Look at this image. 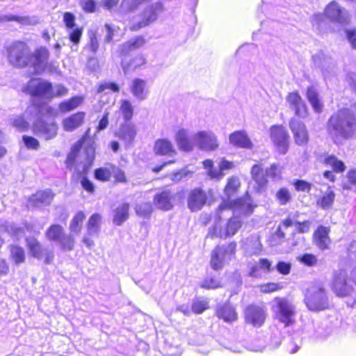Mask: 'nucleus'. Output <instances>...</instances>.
Returning a JSON list of instances; mask_svg holds the SVG:
<instances>
[{
  "label": "nucleus",
  "instance_id": "nucleus-1",
  "mask_svg": "<svg viewBox=\"0 0 356 356\" xmlns=\"http://www.w3.org/2000/svg\"><path fill=\"white\" fill-rule=\"evenodd\" d=\"M240 186L238 177L232 176L228 179L224 190L225 198L218 208L216 222L213 227L209 229L208 237L226 238L234 236L242 225L241 220L234 216L250 215L253 212L254 207L248 193L243 197L232 199Z\"/></svg>",
  "mask_w": 356,
  "mask_h": 356
},
{
  "label": "nucleus",
  "instance_id": "nucleus-2",
  "mask_svg": "<svg viewBox=\"0 0 356 356\" xmlns=\"http://www.w3.org/2000/svg\"><path fill=\"white\" fill-rule=\"evenodd\" d=\"M8 60L15 67L29 66L35 74H41L47 68L49 52L44 47L36 49L33 53L23 42H15L8 49Z\"/></svg>",
  "mask_w": 356,
  "mask_h": 356
},
{
  "label": "nucleus",
  "instance_id": "nucleus-3",
  "mask_svg": "<svg viewBox=\"0 0 356 356\" xmlns=\"http://www.w3.org/2000/svg\"><path fill=\"white\" fill-rule=\"evenodd\" d=\"M327 130L335 143L353 138L356 132V104L331 115L327 123Z\"/></svg>",
  "mask_w": 356,
  "mask_h": 356
},
{
  "label": "nucleus",
  "instance_id": "nucleus-4",
  "mask_svg": "<svg viewBox=\"0 0 356 356\" xmlns=\"http://www.w3.org/2000/svg\"><path fill=\"white\" fill-rule=\"evenodd\" d=\"M52 111V108L47 105L39 107L33 105L29 106L25 112L26 115L34 113L33 131L35 135L45 140L52 139L57 134L56 124L49 120V115H51Z\"/></svg>",
  "mask_w": 356,
  "mask_h": 356
},
{
  "label": "nucleus",
  "instance_id": "nucleus-5",
  "mask_svg": "<svg viewBox=\"0 0 356 356\" xmlns=\"http://www.w3.org/2000/svg\"><path fill=\"white\" fill-rule=\"evenodd\" d=\"M272 311L274 318L284 327L295 323V306L286 298H275L273 301Z\"/></svg>",
  "mask_w": 356,
  "mask_h": 356
},
{
  "label": "nucleus",
  "instance_id": "nucleus-6",
  "mask_svg": "<svg viewBox=\"0 0 356 356\" xmlns=\"http://www.w3.org/2000/svg\"><path fill=\"white\" fill-rule=\"evenodd\" d=\"M305 302L308 309L312 312H319L329 307L327 294L320 284L312 285L307 290Z\"/></svg>",
  "mask_w": 356,
  "mask_h": 356
},
{
  "label": "nucleus",
  "instance_id": "nucleus-7",
  "mask_svg": "<svg viewBox=\"0 0 356 356\" xmlns=\"http://www.w3.org/2000/svg\"><path fill=\"white\" fill-rule=\"evenodd\" d=\"M236 244L230 243L222 246L218 245L211 252L210 264L211 268L218 270L232 259L236 253Z\"/></svg>",
  "mask_w": 356,
  "mask_h": 356
},
{
  "label": "nucleus",
  "instance_id": "nucleus-8",
  "mask_svg": "<svg viewBox=\"0 0 356 356\" xmlns=\"http://www.w3.org/2000/svg\"><path fill=\"white\" fill-rule=\"evenodd\" d=\"M24 91L32 97L47 100L54 98V89L51 83L41 79H31L24 88Z\"/></svg>",
  "mask_w": 356,
  "mask_h": 356
},
{
  "label": "nucleus",
  "instance_id": "nucleus-9",
  "mask_svg": "<svg viewBox=\"0 0 356 356\" xmlns=\"http://www.w3.org/2000/svg\"><path fill=\"white\" fill-rule=\"evenodd\" d=\"M267 315V309L264 305H250L245 310L246 323L254 327H261L265 323Z\"/></svg>",
  "mask_w": 356,
  "mask_h": 356
},
{
  "label": "nucleus",
  "instance_id": "nucleus-10",
  "mask_svg": "<svg viewBox=\"0 0 356 356\" xmlns=\"http://www.w3.org/2000/svg\"><path fill=\"white\" fill-rule=\"evenodd\" d=\"M325 15L330 21L341 25L348 24L350 20L348 11L335 1L330 2L325 7Z\"/></svg>",
  "mask_w": 356,
  "mask_h": 356
},
{
  "label": "nucleus",
  "instance_id": "nucleus-11",
  "mask_svg": "<svg viewBox=\"0 0 356 356\" xmlns=\"http://www.w3.org/2000/svg\"><path fill=\"white\" fill-rule=\"evenodd\" d=\"M193 139L199 149L213 151L219 145L216 136L210 131H200L193 135Z\"/></svg>",
  "mask_w": 356,
  "mask_h": 356
},
{
  "label": "nucleus",
  "instance_id": "nucleus-12",
  "mask_svg": "<svg viewBox=\"0 0 356 356\" xmlns=\"http://www.w3.org/2000/svg\"><path fill=\"white\" fill-rule=\"evenodd\" d=\"M203 165L207 170V175L211 179H221L225 175V172L233 169L234 163L225 158L220 159L218 163V169L213 167V162L211 159L203 161Z\"/></svg>",
  "mask_w": 356,
  "mask_h": 356
},
{
  "label": "nucleus",
  "instance_id": "nucleus-13",
  "mask_svg": "<svg viewBox=\"0 0 356 356\" xmlns=\"http://www.w3.org/2000/svg\"><path fill=\"white\" fill-rule=\"evenodd\" d=\"M270 138L276 146L277 151L284 154L289 148V134L282 126H273L270 128Z\"/></svg>",
  "mask_w": 356,
  "mask_h": 356
},
{
  "label": "nucleus",
  "instance_id": "nucleus-14",
  "mask_svg": "<svg viewBox=\"0 0 356 356\" xmlns=\"http://www.w3.org/2000/svg\"><path fill=\"white\" fill-rule=\"evenodd\" d=\"M163 11V6L161 2H156L147 6L143 13V19L137 24H133L131 26L132 31H137L143 27L149 25L154 22L161 13Z\"/></svg>",
  "mask_w": 356,
  "mask_h": 356
},
{
  "label": "nucleus",
  "instance_id": "nucleus-15",
  "mask_svg": "<svg viewBox=\"0 0 356 356\" xmlns=\"http://www.w3.org/2000/svg\"><path fill=\"white\" fill-rule=\"evenodd\" d=\"M115 134L127 148L133 144L137 135V129L133 123L126 122L120 126Z\"/></svg>",
  "mask_w": 356,
  "mask_h": 356
},
{
  "label": "nucleus",
  "instance_id": "nucleus-16",
  "mask_svg": "<svg viewBox=\"0 0 356 356\" xmlns=\"http://www.w3.org/2000/svg\"><path fill=\"white\" fill-rule=\"evenodd\" d=\"M54 195L51 190L38 191L29 197L27 202L28 208H40L49 205L53 200Z\"/></svg>",
  "mask_w": 356,
  "mask_h": 356
},
{
  "label": "nucleus",
  "instance_id": "nucleus-17",
  "mask_svg": "<svg viewBox=\"0 0 356 356\" xmlns=\"http://www.w3.org/2000/svg\"><path fill=\"white\" fill-rule=\"evenodd\" d=\"M333 290L337 296L346 297L350 296L354 289L352 285L348 284L346 275L340 272L334 275Z\"/></svg>",
  "mask_w": 356,
  "mask_h": 356
},
{
  "label": "nucleus",
  "instance_id": "nucleus-18",
  "mask_svg": "<svg viewBox=\"0 0 356 356\" xmlns=\"http://www.w3.org/2000/svg\"><path fill=\"white\" fill-rule=\"evenodd\" d=\"M289 127L293 134L296 143L298 145H305L308 141V133L305 124L300 120L293 118L291 120Z\"/></svg>",
  "mask_w": 356,
  "mask_h": 356
},
{
  "label": "nucleus",
  "instance_id": "nucleus-19",
  "mask_svg": "<svg viewBox=\"0 0 356 356\" xmlns=\"http://www.w3.org/2000/svg\"><path fill=\"white\" fill-rule=\"evenodd\" d=\"M175 141L179 149L186 152L192 151L195 144L193 139V135L191 136L189 131L184 128L179 129L177 131Z\"/></svg>",
  "mask_w": 356,
  "mask_h": 356
},
{
  "label": "nucleus",
  "instance_id": "nucleus-20",
  "mask_svg": "<svg viewBox=\"0 0 356 356\" xmlns=\"http://www.w3.org/2000/svg\"><path fill=\"white\" fill-rule=\"evenodd\" d=\"M175 194L170 190H164L156 193L154 198L155 207L161 210L169 211L173 208Z\"/></svg>",
  "mask_w": 356,
  "mask_h": 356
},
{
  "label": "nucleus",
  "instance_id": "nucleus-21",
  "mask_svg": "<svg viewBox=\"0 0 356 356\" xmlns=\"http://www.w3.org/2000/svg\"><path fill=\"white\" fill-rule=\"evenodd\" d=\"M207 195L200 188H195L188 197V207L192 211H199L207 202Z\"/></svg>",
  "mask_w": 356,
  "mask_h": 356
},
{
  "label": "nucleus",
  "instance_id": "nucleus-22",
  "mask_svg": "<svg viewBox=\"0 0 356 356\" xmlns=\"http://www.w3.org/2000/svg\"><path fill=\"white\" fill-rule=\"evenodd\" d=\"M286 101L289 103L290 108L294 111L297 116L304 118L307 115L306 105L298 92L289 93L287 96Z\"/></svg>",
  "mask_w": 356,
  "mask_h": 356
},
{
  "label": "nucleus",
  "instance_id": "nucleus-23",
  "mask_svg": "<svg viewBox=\"0 0 356 356\" xmlns=\"http://www.w3.org/2000/svg\"><path fill=\"white\" fill-rule=\"evenodd\" d=\"M330 228L319 226L314 234V239L316 246L321 250L329 249L331 239L329 237Z\"/></svg>",
  "mask_w": 356,
  "mask_h": 356
},
{
  "label": "nucleus",
  "instance_id": "nucleus-24",
  "mask_svg": "<svg viewBox=\"0 0 356 356\" xmlns=\"http://www.w3.org/2000/svg\"><path fill=\"white\" fill-rule=\"evenodd\" d=\"M229 143L232 145L245 149H252V143L244 131H236L229 135Z\"/></svg>",
  "mask_w": 356,
  "mask_h": 356
},
{
  "label": "nucleus",
  "instance_id": "nucleus-25",
  "mask_svg": "<svg viewBox=\"0 0 356 356\" xmlns=\"http://www.w3.org/2000/svg\"><path fill=\"white\" fill-rule=\"evenodd\" d=\"M242 248L249 256L259 254L261 251V244L259 237L256 235H251L246 238L242 242Z\"/></svg>",
  "mask_w": 356,
  "mask_h": 356
},
{
  "label": "nucleus",
  "instance_id": "nucleus-26",
  "mask_svg": "<svg viewBox=\"0 0 356 356\" xmlns=\"http://www.w3.org/2000/svg\"><path fill=\"white\" fill-rule=\"evenodd\" d=\"M146 86V81L139 78L134 79L131 85V92L134 97L139 101L146 99L149 94Z\"/></svg>",
  "mask_w": 356,
  "mask_h": 356
},
{
  "label": "nucleus",
  "instance_id": "nucleus-27",
  "mask_svg": "<svg viewBox=\"0 0 356 356\" xmlns=\"http://www.w3.org/2000/svg\"><path fill=\"white\" fill-rule=\"evenodd\" d=\"M154 150L156 154L161 156H172L177 154L171 141L165 138L156 140Z\"/></svg>",
  "mask_w": 356,
  "mask_h": 356
},
{
  "label": "nucleus",
  "instance_id": "nucleus-28",
  "mask_svg": "<svg viewBox=\"0 0 356 356\" xmlns=\"http://www.w3.org/2000/svg\"><path fill=\"white\" fill-rule=\"evenodd\" d=\"M319 160L325 166L330 167L337 173L343 172L346 169L344 163L339 160L334 155L325 154L321 156Z\"/></svg>",
  "mask_w": 356,
  "mask_h": 356
},
{
  "label": "nucleus",
  "instance_id": "nucleus-29",
  "mask_svg": "<svg viewBox=\"0 0 356 356\" xmlns=\"http://www.w3.org/2000/svg\"><path fill=\"white\" fill-rule=\"evenodd\" d=\"M86 114L77 112L63 120V126L65 131H72L79 127L83 122Z\"/></svg>",
  "mask_w": 356,
  "mask_h": 356
},
{
  "label": "nucleus",
  "instance_id": "nucleus-30",
  "mask_svg": "<svg viewBox=\"0 0 356 356\" xmlns=\"http://www.w3.org/2000/svg\"><path fill=\"white\" fill-rule=\"evenodd\" d=\"M26 245L31 256L38 259L43 258V253L46 248H43L40 242L34 237L26 238Z\"/></svg>",
  "mask_w": 356,
  "mask_h": 356
},
{
  "label": "nucleus",
  "instance_id": "nucleus-31",
  "mask_svg": "<svg viewBox=\"0 0 356 356\" xmlns=\"http://www.w3.org/2000/svg\"><path fill=\"white\" fill-rule=\"evenodd\" d=\"M145 63L146 60L144 56L142 55H138L131 59L129 62H127L123 59L121 62V65L124 73L125 74H128L140 66L143 65Z\"/></svg>",
  "mask_w": 356,
  "mask_h": 356
},
{
  "label": "nucleus",
  "instance_id": "nucleus-32",
  "mask_svg": "<svg viewBox=\"0 0 356 356\" xmlns=\"http://www.w3.org/2000/svg\"><path fill=\"white\" fill-rule=\"evenodd\" d=\"M335 200V193L328 187L327 191L316 200L317 205L324 210L332 208Z\"/></svg>",
  "mask_w": 356,
  "mask_h": 356
},
{
  "label": "nucleus",
  "instance_id": "nucleus-33",
  "mask_svg": "<svg viewBox=\"0 0 356 356\" xmlns=\"http://www.w3.org/2000/svg\"><path fill=\"white\" fill-rule=\"evenodd\" d=\"M217 316L225 322H232L236 319L237 315L235 309L230 305H223L216 311Z\"/></svg>",
  "mask_w": 356,
  "mask_h": 356
},
{
  "label": "nucleus",
  "instance_id": "nucleus-34",
  "mask_svg": "<svg viewBox=\"0 0 356 356\" xmlns=\"http://www.w3.org/2000/svg\"><path fill=\"white\" fill-rule=\"evenodd\" d=\"M145 43V40L144 38L142 36L136 37L134 39H131L123 44L120 48V54L122 56L127 55L130 51H134L142 46H143Z\"/></svg>",
  "mask_w": 356,
  "mask_h": 356
},
{
  "label": "nucleus",
  "instance_id": "nucleus-35",
  "mask_svg": "<svg viewBox=\"0 0 356 356\" xmlns=\"http://www.w3.org/2000/svg\"><path fill=\"white\" fill-rule=\"evenodd\" d=\"M129 205L123 203L118 206L114 211L113 223L120 226L129 218Z\"/></svg>",
  "mask_w": 356,
  "mask_h": 356
},
{
  "label": "nucleus",
  "instance_id": "nucleus-36",
  "mask_svg": "<svg viewBox=\"0 0 356 356\" xmlns=\"http://www.w3.org/2000/svg\"><path fill=\"white\" fill-rule=\"evenodd\" d=\"M251 177L259 188L264 187L267 184L266 173L264 174L260 164H255L252 167Z\"/></svg>",
  "mask_w": 356,
  "mask_h": 356
},
{
  "label": "nucleus",
  "instance_id": "nucleus-37",
  "mask_svg": "<svg viewBox=\"0 0 356 356\" xmlns=\"http://www.w3.org/2000/svg\"><path fill=\"white\" fill-rule=\"evenodd\" d=\"M307 97L314 111L317 113H320L322 111L323 104L320 102L318 94L314 87L308 88Z\"/></svg>",
  "mask_w": 356,
  "mask_h": 356
},
{
  "label": "nucleus",
  "instance_id": "nucleus-38",
  "mask_svg": "<svg viewBox=\"0 0 356 356\" xmlns=\"http://www.w3.org/2000/svg\"><path fill=\"white\" fill-rule=\"evenodd\" d=\"M10 259L17 266L23 264L26 259L24 250L18 245H11L10 249Z\"/></svg>",
  "mask_w": 356,
  "mask_h": 356
},
{
  "label": "nucleus",
  "instance_id": "nucleus-39",
  "mask_svg": "<svg viewBox=\"0 0 356 356\" xmlns=\"http://www.w3.org/2000/svg\"><path fill=\"white\" fill-rule=\"evenodd\" d=\"M64 234L63 227L60 225H52L46 231V238L53 242H59Z\"/></svg>",
  "mask_w": 356,
  "mask_h": 356
},
{
  "label": "nucleus",
  "instance_id": "nucleus-40",
  "mask_svg": "<svg viewBox=\"0 0 356 356\" xmlns=\"http://www.w3.org/2000/svg\"><path fill=\"white\" fill-rule=\"evenodd\" d=\"M83 102V98L79 96H74L68 100L63 101L59 104V109L61 112H69L77 108Z\"/></svg>",
  "mask_w": 356,
  "mask_h": 356
},
{
  "label": "nucleus",
  "instance_id": "nucleus-41",
  "mask_svg": "<svg viewBox=\"0 0 356 356\" xmlns=\"http://www.w3.org/2000/svg\"><path fill=\"white\" fill-rule=\"evenodd\" d=\"M85 218L86 216L83 211H79L76 213L70 224V230L72 234H79L80 233Z\"/></svg>",
  "mask_w": 356,
  "mask_h": 356
},
{
  "label": "nucleus",
  "instance_id": "nucleus-42",
  "mask_svg": "<svg viewBox=\"0 0 356 356\" xmlns=\"http://www.w3.org/2000/svg\"><path fill=\"white\" fill-rule=\"evenodd\" d=\"M102 217L99 213L92 214L88 222L87 229L89 235L97 234L99 231Z\"/></svg>",
  "mask_w": 356,
  "mask_h": 356
},
{
  "label": "nucleus",
  "instance_id": "nucleus-43",
  "mask_svg": "<svg viewBox=\"0 0 356 356\" xmlns=\"http://www.w3.org/2000/svg\"><path fill=\"white\" fill-rule=\"evenodd\" d=\"M74 234H63L58 243L60 248L63 251H70L74 248L75 240L74 238Z\"/></svg>",
  "mask_w": 356,
  "mask_h": 356
},
{
  "label": "nucleus",
  "instance_id": "nucleus-44",
  "mask_svg": "<svg viewBox=\"0 0 356 356\" xmlns=\"http://www.w3.org/2000/svg\"><path fill=\"white\" fill-rule=\"evenodd\" d=\"M209 307V302L206 299L197 298L193 301L191 310L196 314L204 312Z\"/></svg>",
  "mask_w": 356,
  "mask_h": 356
},
{
  "label": "nucleus",
  "instance_id": "nucleus-45",
  "mask_svg": "<svg viewBox=\"0 0 356 356\" xmlns=\"http://www.w3.org/2000/svg\"><path fill=\"white\" fill-rule=\"evenodd\" d=\"M120 111L123 118L126 121H129L133 116L134 108L130 101L124 99L121 102Z\"/></svg>",
  "mask_w": 356,
  "mask_h": 356
},
{
  "label": "nucleus",
  "instance_id": "nucleus-46",
  "mask_svg": "<svg viewBox=\"0 0 356 356\" xmlns=\"http://www.w3.org/2000/svg\"><path fill=\"white\" fill-rule=\"evenodd\" d=\"M136 212L138 216L147 218L152 212V206L149 202H144L136 205Z\"/></svg>",
  "mask_w": 356,
  "mask_h": 356
},
{
  "label": "nucleus",
  "instance_id": "nucleus-47",
  "mask_svg": "<svg viewBox=\"0 0 356 356\" xmlns=\"http://www.w3.org/2000/svg\"><path fill=\"white\" fill-rule=\"evenodd\" d=\"M276 199L280 205H285L291 199V193L286 188H281L276 193Z\"/></svg>",
  "mask_w": 356,
  "mask_h": 356
},
{
  "label": "nucleus",
  "instance_id": "nucleus-48",
  "mask_svg": "<svg viewBox=\"0 0 356 356\" xmlns=\"http://www.w3.org/2000/svg\"><path fill=\"white\" fill-rule=\"evenodd\" d=\"M70 40L74 44H77L79 43L80 39L83 34V28L75 26L67 29Z\"/></svg>",
  "mask_w": 356,
  "mask_h": 356
},
{
  "label": "nucleus",
  "instance_id": "nucleus-49",
  "mask_svg": "<svg viewBox=\"0 0 356 356\" xmlns=\"http://www.w3.org/2000/svg\"><path fill=\"white\" fill-rule=\"evenodd\" d=\"M281 168L278 164L273 163L270 168H266V178H270L273 179H279L281 178Z\"/></svg>",
  "mask_w": 356,
  "mask_h": 356
},
{
  "label": "nucleus",
  "instance_id": "nucleus-50",
  "mask_svg": "<svg viewBox=\"0 0 356 356\" xmlns=\"http://www.w3.org/2000/svg\"><path fill=\"white\" fill-rule=\"evenodd\" d=\"M95 177L102 181H108L111 177V171L106 168H99L95 170Z\"/></svg>",
  "mask_w": 356,
  "mask_h": 356
},
{
  "label": "nucleus",
  "instance_id": "nucleus-51",
  "mask_svg": "<svg viewBox=\"0 0 356 356\" xmlns=\"http://www.w3.org/2000/svg\"><path fill=\"white\" fill-rule=\"evenodd\" d=\"M348 183L344 184L343 188L346 190H356V170H350L347 173Z\"/></svg>",
  "mask_w": 356,
  "mask_h": 356
},
{
  "label": "nucleus",
  "instance_id": "nucleus-52",
  "mask_svg": "<svg viewBox=\"0 0 356 356\" xmlns=\"http://www.w3.org/2000/svg\"><path fill=\"white\" fill-rule=\"evenodd\" d=\"M13 127L20 131H26L29 127V122L26 121L23 117L17 116L15 118L12 122Z\"/></svg>",
  "mask_w": 356,
  "mask_h": 356
},
{
  "label": "nucleus",
  "instance_id": "nucleus-53",
  "mask_svg": "<svg viewBox=\"0 0 356 356\" xmlns=\"http://www.w3.org/2000/svg\"><path fill=\"white\" fill-rule=\"evenodd\" d=\"M104 28L106 29V36L104 41L106 42H111L113 40V38L116 35V33L118 32L119 29L115 26L108 24H106Z\"/></svg>",
  "mask_w": 356,
  "mask_h": 356
},
{
  "label": "nucleus",
  "instance_id": "nucleus-54",
  "mask_svg": "<svg viewBox=\"0 0 356 356\" xmlns=\"http://www.w3.org/2000/svg\"><path fill=\"white\" fill-rule=\"evenodd\" d=\"M2 21H15L19 24L27 25L31 24V20L29 17H19L15 15H4L1 17Z\"/></svg>",
  "mask_w": 356,
  "mask_h": 356
},
{
  "label": "nucleus",
  "instance_id": "nucleus-55",
  "mask_svg": "<svg viewBox=\"0 0 356 356\" xmlns=\"http://www.w3.org/2000/svg\"><path fill=\"white\" fill-rule=\"evenodd\" d=\"M220 286V281L213 277L207 278L200 284V287L206 289H215Z\"/></svg>",
  "mask_w": 356,
  "mask_h": 356
},
{
  "label": "nucleus",
  "instance_id": "nucleus-56",
  "mask_svg": "<svg viewBox=\"0 0 356 356\" xmlns=\"http://www.w3.org/2000/svg\"><path fill=\"white\" fill-rule=\"evenodd\" d=\"M22 140H23L25 146L28 149H32L36 150L39 148L40 144H39L38 140L32 136H29L24 135L22 136Z\"/></svg>",
  "mask_w": 356,
  "mask_h": 356
},
{
  "label": "nucleus",
  "instance_id": "nucleus-57",
  "mask_svg": "<svg viewBox=\"0 0 356 356\" xmlns=\"http://www.w3.org/2000/svg\"><path fill=\"white\" fill-rule=\"evenodd\" d=\"M6 230L10 235L19 238L24 234V229L22 227H17L13 223H8L6 225Z\"/></svg>",
  "mask_w": 356,
  "mask_h": 356
},
{
  "label": "nucleus",
  "instance_id": "nucleus-58",
  "mask_svg": "<svg viewBox=\"0 0 356 356\" xmlns=\"http://www.w3.org/2000/svg\"><path fill=\"white\" fill-rule=\"evenodd\" d=\"M282 285L279 283L269 282L259 286L260 291L262 293H271L282 289Z\"/></svg>",
  "mask_w": 356,
  "mask_h": 356
},
{
  "label": "nucleus",
  "instance_id": "nucleus-59",
  "mask_svg": "<svg viewBox=\"0 0 356 356\" xmlns=\"http://www.w3.org/2000/svg\"><path fill=\"white\" fill-rule=\"evenodd\" d=\"M299 261L307 266H313L317 263V259L312 254H304L299 257Z\"/></svg>",
  "mask_w": 356,
  "mask_h": 356
},
{
  "label": "nucleus",
  "instance_id": "nucleus-60",
  "mask_svg": "<svg viewBox=\"0 0 356 356\" xmlns=\"http://www.w3.org/2000/svg\"><path fill=\"white\" fill-rule=\"evenodd\" d=\"M106 90L113 91V92H118L120 90V88L118 84L113 82H104L99 85L97 89V92L101 93Z\"/></svg>",
  "mask_w": 356,
  "mask_h": 356
},
{
  "label": "nucleus",
  "instance_id": "nucleus-61",
  "mask_svg": "<svg viewBox=\"0 0 356 356\" xmlns=\"http://www.w3.org/2000/svg\"><path fill=\"white\" fill-rule=\"evenodd\" d=\"M293 185L298 191L309 192L312 184L305 180L297 179L294 181Z\"/></svg>",
  "mask_w": 356,
  "mask_h": 356
},
{
  "label": "nucleus",
  "instance_id": "nucleus-62",
  "mask_svg": "<svg viewBox=\"0 0 356 356\" xmlns=\"http://www.w3.org/2000/svg\"><path fill=\"white\" fill-rule=\"evenodd\" d=\"M79 152V146L78 145H74L67 156L66 165L67 167L72 166L74 164Z\"/></svg>",
  "mask_w": 356,
  "mask_h": 356
},
{
  "label": "nucleus",
  "instance_id": "nucleus-63",
  "mask_svg": "<svg viewBox=\"0 0 356 356\" xmlns=\"http://www.w3.org/2000/svg\"><path fill=\"white\" fill-rule=\"evenodd\" d=\"M192 172L189 171L186 168H183L176 172H173L170 175V179L173 181H179L184 177L191 175Z\"/></svg>",
  "mask_w": 356,
  "mask_h": 356
},
{
  "label": "nucleus",
  "instance_id": "nucleus-64",
  "mask_svg": "<svg viewBox=\"0 0 356 356\" xmlns=\"http://www.w3.org/2000/svg\"><path fill=\"white\" fill-rule=\"evenodd\" d=\"M346 35L347 40L350 43L351 47L354 49H356V28L346 29Z\"/></svg>",
  "mask_w": 356,
  "mask_h": 356
}]
</instances>
